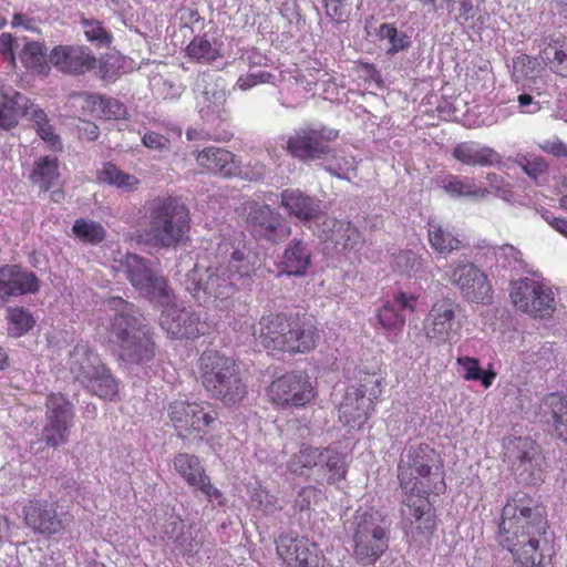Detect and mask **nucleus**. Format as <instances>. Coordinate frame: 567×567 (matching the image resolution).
I'll use <instances>...</instances> for the list:
<instances>
[{"instance_id": "nucleus-1", "label": "nucleus", "mask_w": 567, "mask_h": 567, "mask_svg": "<svg viewBox=\"0 0 567 567\" xmlns=\"http://www.w3.org/2000/svg\"><path fill=\"white\" fill-rule=\"evenodd\" d=\"M396 472L405 533L414 539L430 538L436 528V515L429 497L446 491L443 460L429 444H410L400 455Z\"/></svg>"}, {"instance_id": "nucleus-2", "label": "nucleus", "mask_w": 567, "mask_h": 567, "mask_svg": "<svg viewBox=\"0 0 567 567\" xmlns=\"http://www.w3.org/2000/svg\"><path fill=\"white\" fill-rule=\"evenodd\" d=\"M547 530L545 506L519 491L508 497L502 508L496 539L522 567H543Z\"/></svg>"}, {"instance_id": "nucleus-3", "label": "nucleus", "mask_w": 567, "mask_h": 567, "mask_svg": "<svg viewBox=\"0 0 567 567\" xmlns=\"http://www.w3.org/2000/svg\"><path fill=\"white\" fill-rule=\"evenodd\" d=\"M260 342L271 351L308 353L319 339L313 320L307 315L270 313L259 320Z\"/></svg>"}, {"instance_id": "nucleus-4", "label": "nucleus", "mask_w": 567, "mask_h": 567, "mask_svg": "<svg viewBox=\"0 0 567 567\" xmlns=\"http://www.w3.org/2000/svg\"><path fill=\"white\" fill-rule=\"evenodd\" d=\"M106 303L113 312L105 328L107 342L132 354H153L156 349L154 333L150 324L136 316V306L121 297H110Z\"/></svg>"}, {"instance_id": "nucleus-5", "label": "nucleus", "mask_w": 567, "mask_h": 567, "mask_svg": "<svg viewBox=\"0 0 567 567\" xmlns=\"http://www.w3.org/2000/svg\"><path fill=\"white\" fill-rule=\"evenodd\" d=\"M148 212L150 233L156 246L175 248L188 239L190 214L178 198L157 197L152 200Z\"/></svg>"}, {"instance_id": "nucleus-6", "label": "nucleus", "mask_w": 567, "mask_h": 567, "mask_svg": "<svg viewBox=\"0 0 567 567\" xmlns=\"http://www.w3.org/2000/svg\"><path fill=\"white\" fill-rule=\"evenodd\" d=\"M200 379L206 391L226 405L241 402L248 394L231 357H200Z\"/></svg>"}, {"instance_id": "nucleus-7", "label": "nucleus", "mask_w": 567, "mask_h": 567, "mask_svg": "<svg viewBox=\"0 0 567 567\" xmlns=\"http://www.w3.org/2000/svg\"><path fill=\"white\" fill-rule=\"evenodd\" d=\"M514 308L534 319H549L556 311L553 286L543 278L520 277L509 282Z\"/></svg>"}, {"instance_id": "nucleus-8", "label": "nucleus", "mask_w": 567, "mask_h": 567, "mask_svg": "<svg viewBox=\"0 0 567 567\" xmlns=\"http://www.w3.org/2000/svg\"><path fill=\"white\" fill-rule=\"evenodd\" d=\"M167 415L177 436L204 441L219 424L218 413L208 402L174 401L169 403Z\"/></svg>"}, {"instance_id": "nucleus-9", "label": "nucleus", "mask_w": 567, "mask_h": 567, "mask_svg": "<svg viewBox=\"0 0 567 567\" xmlns=\"http://www.w3.org/2000/svg\"><path fill=\"white\" fill-rule=\"evenodd\" d=\"M267 401L278 410L303 409L318 395L306 371L292 370L272 379L265 389Z\"/></svg>"}, {"instance_id": "nucleus-10", "label": "nucleus", "mask_w": 567, "mask_h": 567, "mask_svg": "<svg viewBox=\"0 0 567 567\" xmlns=\"http://www.w3.org/2000/svg\"><path fill=\"white\" fill-rule=\"evenodd\" d=\"M121 268L135 290L157 306H167L174 299V292L167 280L156 275L150 262L136 254H126Z\"/></svg>"}, {"instance_id": "nucleus-11", "label": "nucleus", "mask_w": 567, "mask_h": 567, "mask_svg": "<svg viewBox=\"0 0 567 567\" xmlns=\"http://www.w3.org/2000/svg\"><path fill=\"white\" fill-rule=\"evenodd\" d=\"M460 306L450 298L436 300L425 315L419 342L432 347L451 343L461 329Z\"/></svg>"}, {"instance_id": "nucleus-12", "label": "nucleus", "mask_w": 567, "mask_h": 567, "mask_svg": "<svg viewBox=\"0 0 567 567\" xmlns=\"http://www.w3.org/2000/svg\"><path fill=\"white\" fill-rule=\"evenodd\" d=\"M390 529L382 525L373 513L359 516L353 533V556L364 566L374 565L389 549Z\"/></svg>"}, {"instance_id": "nucleus-13", "label": "nucleus", "mask_w": 567, "mask_h": 567, "mask_svg": "<svg viewBox=\"0 0 567 567\" xmlns=\"http://www.w3.org/2000/svg\"><path fill=\"white\" fill-rule=\"evenodd\" d=\"M186 288L195 299L203 302H228L236 287L224 267L200 268L195 266L186 276Z\"/></svg>"}, {"instance_id": "nucleus-14", "label": "nucleus", "mask_w": 567, "mask_h": 567, "mask_svg": "<svg viewBox=\"0 0 567 567\" xmlns=\"http://www.w3.org/2000/svg\"><path fill=\"white\" fill-rule=\"evenodd\" d=\"M73 424V404L64 394L51 392L45 401V423L42 430L45 444L53 449L66 444Z\"/></svg>"}, {"instance_id": "nucleus-15", "label": "nucleus", "mask_w": 567, "mask_h": 567, "mask_svg": "<svg viewBox=\"0 0 567 567\" xmlns=\"http://www.w3.org/2000/svg\"><path fill=\"white\" fill-rule=\"evenodd\" d=\"M58 502L42 498L29 499L22 508L24 524L33 533L51 537L66 532L72 516L68 512H59Z\"/></svg>"}, {"instance_id": "nucleus-16", "label": "nucleus", "mask_w": 567, "mask_h": 567, "mask_svg": "<svg viewBox=\"0 0 567 567\" xmlns=\"http://www.w3.org/2000/svg\"><path fill=\"white\" fill-rule=\"evenodd\" d=\"M339 137L337 130L319 126V127H301L296 130L287 140V152L292 157L310 162L330 153L329 143Z\"/></svg>"}, {"instance_id": "nucleus-17", "label": "nucleus", "mask_w": 567, "mask_h": 567, "mask_svg": "<svg viewBox=\"0 0 567 567\" xmlns=\"http://www.w3.org/2000/svg\"><path fill=\"white\" fill-rule=\"evenodd\" d=\"M463 298L471 302L487 305L493 300V288L487 275L471 261H457L446 274Z\"/></svg>"}, {"instance_id": "nucleus-18", "label": "nucleus", "mask_w": 567, "mask_h": 567, "mask_svg": "<svg viewBox=\"0 0 567 567\" xmlns=\"http://www.w3.org/2000/svg\"><path fill=\"white\" fill-rule=\"evenodd\" d=\"M276 550L287 567H322L326 560L316 542L293 533L279 535Z\"/></svg>"}, {"instance_id": "nucleus-19", "label": "nucleus", "mask_w": 567, "mask_h": 567, "mask_svg": "<svg viewBox=\"0 0 567 567\" xmlns=\"http://www.w3.org/2000/svg\"><path fill=\"white\" fill-rule=\"evenodd\" d=\"M246 216V225L251 234L269 240L287 238L291 228L284 220L278 212H275L267 204L251 200L246 202L243 207Z\"/></svg>"}, {"instance_id": "nucleus-20", "label": "nucleus", "mask_w": 567, "mask_h": 567, "mask_svg": "<svg viewBox=\"0 0 567 567\" xmlns=\"http://www.w3.org/2000/svg\"><path fill=\"white\" fill-rule=\"evenodd\" d=\"M75 379L92 394L105 401L118 395L120 384L110 370L101 363L99 357H84L74 370Z\"/></svg>"}, {"instance_id": "nucleus-21", "label": "nucleus", "mask_w": 567, "mask_h": 567, "mask_svg": "<svg viewBox=\"0 0 567 567\" xmlns=\"http://www.w3.org/2000/svg\"><path fill=\"white\" fill-rule=\"evenodd\" d=\"M49 62L58 71L68 75H82L97 66V58L84 44H59L52 48Z\"/></svg>"}, {"instance_id": "nucleus-22", "label": "nucleus", "mask_w": 567, "mask_h": 567, "mask_svg": "<svg viewBox=\"0 0 567 567\" xmlns=\"http://www.w3.org/2000/svg\"><path fill=\"white\" fill-rule=\"evenodd\" d=\"M318 236L331 245L337 254L348 257L358 252L363 245V237L359 228L350 220L324 217Z\"/></svg>"}, {"instance_id": "nucleus-23", "label": "nucleus", "mask_w": 567, "mask_h": 567, "mask_svg": "<svg viewBox=\"0 0 567 567\" xmlns=\"http://www.w3.org/2000/svg\"><path fill=\"white\" fill-rule=\"evenodd\" d=\"M174 471L185 483L200 491L209 502L219 501L223 493L213 485L198 456L186 452L176 453L172 460Z\"/></svg>"}, {"instance_id": "nucleus-24", "label": "nucleus", "mask_w": 567, "mask_h": 567, "mask_svg": "<svg viewBox=\"0 0 567 567\" xmlns=\"http://www.w3.org/2000/svg\"><path fill=\"white\" fill-rule=\"evenodd\" d=\"M164 309L159 317L162 329L172 339H196L204 333V323L199 317L185 308H178L175 305V298Z\"/></svg>"}, {"instance_id": "nucleus-25", "label": "nucleus", "mask_w": 567, "mask_h": 567, "mask_svg": "<svg viewBox=\"0 0 567 567\" xmlns=\"http://www.w3.org/2000/svg\"><path fill=\"white\" fill-rule=\"evenodd\" d=\"M40 287V279L33 271L20 265L0 267V307L10 297L35 295Z\"/></svg>"}, {"instance_id": "nucleus-26", "label": "nucleus", "mask_w": 567, "mask_h": 567, "mask_svg": "<svg viewBox=\"0 0 567 567\" xmlns=\"http://www.w3.org/2000/svg\"><path fill=\"white\" fill-rule=\"evenodd\" d=\"M542 415L546 432L555 440L567 442V394H546L542 399Z\"/></svg>"}, {"instance_id": "nucleus-27", "label": "nucleus", "mask_w": 567, "mask_h": 567, "mask_svg": "<svg viewBox=\"0 0 567 567\" xmlns=\"http://www.w3.org/2000/svg\"><path fill=\"white\" fill-rule=\"evenodd\" d=\"M193 155L203 173L230 177L239 171L235 154L226 148L207 146L194 151Z\"/></svg>"}, {"instance_id": "nucleus-28", "label": "nucleus", "mask_w": 567, "mask_h": 567, "mask_svg": "<svg viewBox=\"0 0 567 567\" xmlns=\"http://www.w3.org/2000/svg\"><path fill=\"white\" fill-rule=\"evenodd\" d=\"M537 48L543 66L558 76L567 78V37L544 35L537 41Z\"/></svg>"}, {"instance_id": "nucleus-29", "label": "nucleus", "mask_w": 567, "mask_h": 567, "mask_svg": "<svg viewBox=\"0 0 567 567\" xmlns=\"http://www.w3.org/2000/svg\"><path fill=\"white\" fill-rule=\"evenodd\" d=\"M375 410L371 401H365L355 395L354 391L346 390L342 401L339 404V421L351 430H361Z\"/></svg>"}, {"instance_id": "nucleus-30", "label": "nucleus", "mask_w": 567, "mask_h": 567, "mask_svg": "<svg viewBox=\"0 0 567 567\" xmlns=\"http://www.w3.org/2000/svg\"><path fill=\"white\" fill-rule=\"evenodd\" d=\"M280 205L291 217L303 223L319 220L321 210L319 202L300 189L288 188L280 193Z\"/></svg>"}, {"instance_id": "nucleus-31", "label": "nucleus", "mask_w": 567, "mask_h": 567, "mask_svg": "<svg viewBox=\"0 0 567 567\" xmlns=\"http://www.w3.org/2000/svg\"><path fill=\"white\" fill-rule=\"evenodd\" d=\"M311 258L308 245L302 239L293 238L285 248L278 267L282 274L301 277L307 274Z\"/></svg>"}, {"instance_id": "nucleus-32", "label": "nucleus", "mask_w": 567, "mask_h": 567, "mask_svg": "<svg viewBox=\"0 0 567 567\" xmlns=\"http://www.w3.org/2000/svg\"><path fill=\"white\" fill-rule=\"evenodd\" d=\"M186 55L197 63L207 64L223 56V42L217 30L195 35L185 49Z\"/></svg>"}, {"instance_id": "nucleus-33", "label": "nucleus", "mask_w": 567, "mask_h": 567, "mask_svg": "<svg viewBox=\"0 0 567 567\" xmlns=\"http://www.w3.org/2000/svg\"><path fill=\"white\" fill-rule=\"evenodd\" d=\"M326 75H329V73L324 70L323 63L312 56H308L292 68L281 71L282 79L293 80L297 85L307 92L312 91L318 81Z\"/></svg>"}, {"instance_id": "nucleus-34", "label": "nucleus", "mask_w": 567, "mask_h": 567, "mask_svg": "<svg viewBox=\"0 0 567 567\" xmlns=\"http://www.w3.org/2000/svg\"><path fill=\"white\" fill-rule=\"evenodd\" d=\"M384 381L385 377L380 368L372 371L359 368L354 372V382L346 390L354 391L357 396L375 405L383 392Z\"/></svg>"}, {"instance_id": "nucleus-35", "label": "nucleus", "mask_w": 567, "mask_h": 567, "mask_svg": "<svg viewBox=\"0 0 567 567\" xmlns=\"http://www.w3.org/2000/svg\"><path fill=\"white\" fill-rule=\"evenodd\" d=\"M452 156L463 165L467 166H489L499 162L498 153L485 145L476 142H462L454 146Z\"/></svg>"}, {"instance_id": "nucleus-36", "label": "nucleus", "mask_w": 567, "mask_h": 567, "mask_svg": "<svg viewBox=\"0 0 567 567\" xmlns=\"http://www.w3.org/2000/svg\"><path fill=\"white\" fill-rule=\"evenodd\" d=\"M427 239L431 248L443 256H447L453 251L463 247L458 235L453 228L435 220H429L426 224Z\"/></svg>"}, {"instance_id": "nucleus-37", "label": "nucleus", "mask_w": 567, "mask_h": 567, "mask_svg": "<svg viewBox=\"0 0 567 567\" xmlns=\"http://www.w3.org/2000/svg\"><path fill=\"white\" fill-rule=\"evenodd\" d=\"M28 97L17 91L0 90V128L9 131L16 127L25 113Z\"/></svg>"}, {"instance_id": "nucleus-38", "label": "nucleus", "mask_w": 567, "mask_h": 567, "mask_svg": "<svg viewBox=\"0 0 567 567\" xmlns=\"http://www.w3.org/2000/svg\"><path fill=\"white\" fill-rule=\"evenodd\" d=\"M84 109L104 120H120L126 115V106L116 99L106 97L95 93H82Z\"/></svg>"}, {"instance_id": "nucleus-39", "label": "nucleus", "mask_w": 567, "mask_h": 567, "mask_svg": "<svg viewBox=\"0 0 567 567\" xmlns=\"http://www.w3.org/2000/svg\"><path fill=\"white\" fill-rule=\"evenodd\" d=\"M60 163L55 156H41L34 161L30 182L43 192L49 190L60 178Z\"/></svg>"}, {"instance_id": "nucleus-40", "label": "nucleus", "mask_w": 567, "mask_h": 567, "mask_svg": "<svg viewBox=\"0 0 567 567\" xmlns=\"http://www.w3.org/2000/svg\"><path fill=\"white\" fill-rule=\"evenodd\" d=\"M224 269L233 279L251 278L257 270V256L244 244L234 249Z\"/></svg>"}, {"instance_id": "nucleus-41", "label": "nucleus", "mask_w": 567, "mask_h": 567, "mask_svg": "<svg viewBox=\"0 0 567 567\" xmlns=\"http://www.w3.org/2000/svg\"><path fill=\"white\" fill-rule=\"evenodd\" d=\"M324 447H313L302 444L298 452L293 453L287 463L290 473L306 475L313 468H319L322 463Z\"/></svg>"}, {"instance_id": "nucleus-42", "label": "nucleus", "mask_w": 567, "mask_h": 567, "mask_svg": "<svg viewBox=\"0 0 567 567\" xmlns=\"http://www.w3.org/2000/svg\"><path fill=\"white\" fill-rule=\"evenodd\" d=\"M318 471L324 477L327 484H337L346 478L348 467L344 455L336 449L324 447L322 463Z\"/></svg>"}, {"instance_id": "nucleus-43", "label": "nucleus", "mask_w": 567, "mask_h": 567, "mask_svg": "<svg viewBox=\"0 0 567 567\" xmlns=\"http://www.w3.org/2000/svg\"><path fill=\"white\" fill-rule=\"evenodd\" d=\"M457 364L462 368L464 380L480 381L484 389L491 388L497 375L492 363L482 368L475 357H457Z\"/></svg>"}, {"instance_id": "nucleus-44", "label": "nucleus", "mask_w": 567, "mask_h": 567, "mask_svg": "<svg viewBox=\"0 0 567 567\" xmlns=\"http://www.w3.org/2000/svg\"><path fill=\"white\" fill-rule=\"evenodd\" d=\"M97 179L101 183L109 184L116 188L126 190H134L138 187L140 181L134 175L125 173L115 164L107 162L103 165V168L97 175Z\"/></svg>"}, {"instance_id": "nucleus-45", "label": "nucleus", "mask_w": 567, "mask_h": 567, "mask_svg": "<svg viewBox=\"0 0 567 567\" xmlns=\"http://www.w3.org/2000/svg\"><path fill=\"white\" fill-rule=\"evenodd\" d=\"M518 454L516 456L523 472L529 473L535 477L536 472H540L543 457L540 455L537 444L528 439H518L517 441Z\"/></svg>"}, {"instance_id": "nucleus-46", "label": "nucleus", "mask_w": 567, "mask_h": 567, "mask_svg": "<svg viewBox=\"0 0 567 567\" xmlns=\"http://www.w3.org/2000/svg\"><path fill=\"white\" fill-rule=\"evenodd\" d=\"M442 188L451 197L484 198L489 194L487 188L478 187L474 183L464 181L457 175H449L444 178Z\"/></svg>"}, {"instance_id": "nucleus-47", "label": "nucleus", "mask_w": 567, "mask_h": 567, "mask_svg": "<svg viewBox=\"0 0 567 567\" xmlns=\"http://www.w3.org/2000/svg\"><path fill=\"white\" fill-rule=\"evenodd\" d=\"M72 233L80 241L90 245H99L106 238L105 228L99 221L87 218L76 219Z\"/></svg>"}, {"instance_id": "nucleus-48", "label": "nucleus", "mask_w": 567, "mask_h": 567, "mask_svg": "<svg viewBox=\"0 0 567 567\" xmlns=\"http://www.w3.org/2000/svg\"><path fill=\"white\" fill-rule=\"evenodd\" d=\"M80 25L83 29L85 39L101 48H110L113 42L112 33L106 30L103 22L94 19L81 17Z\"/></svg>"}, {"instance_id": "nucleus-49", "label": "nucleus", "mask_w": 567, "mask_h": 567, "mask_svg": "<svg viewBox=\"0 0 567 567\" xmlns=\"http://www.w3.org/2000/svg\"><path fill=\"white\" fill-rule=\"evenodd\" d=\"M7 320L9 333L13 337L28 333L35 324L32 313L24 307H10Z\"/></svg>"}, {"instance_id": "nucleus-50", "label": "nucleus", "mask_w": 567, "mask_h": 567, "mask_svg": "<svg viewBox=\"0 0 567 567\" xmlns=\"http://www.w3.org/2000/svg\"><path fill=\"white\" fill-rule=\"evenodd\" d=\"M45 55L44 45L39 42L31 41L25 43L20 53V59L25 68L47 74L50 68L45 62Z\"/></svg>"}, {"instance_id": "nucleus-51", "label": "nucleus", "mask_w": 567, "mask_h": 567, "mask_svg": "<svg viewBox=\"0 0 567 567\" xmlns=\"http://www.w3.org/2000/svg\"><path fill=\"white\" fill-rule=\"evenodd\" d=\"M375 317L380 327L386 332L402 331L406 321L405 316L391 301H385L377 310Z\"/></svg>"}, {"instance_id": "nucleus-52", "label": "nucleus", "mask_w": 567, "mask_h": 567, "mask_svg": "<svg viewBox=\"0 0 567 567\" xmlns=\"http://www.w3.org/2000/svg\"><path fill=\"white\" fill-rule=\"evenodd\" d=\"M177 25L181 30L188 29L192 33L205 28L206 20L194 6H183L175 13Z\"/></svg>"}, {"instance_id": "nucleus-53", "label": "nucleus", "mask_w": 567, "mask_h": 567, "mask_svg": "<svg viewBox=\"0 0 567 567\" xmlns=\"http://www.w3.org/2000/svg\"><path fill=\"white\" fill-rule=\"evenodd\" d=\"M171 525L173 526V532L183 530L184 527V523L181 518H176L174 522H172ZM174 543L176 547L179 548V550L183 553V555L186 556L194 555L202 547V542L194 538L190 532H182L181 535L174 539Z\"/></svg>"}, {"instance_id": "nucleus-54", "label": "nucleus", "mask_w": 567, "mask_h": 567, "mask_svg": "<svg viewBox=\"0 0 567 567\" xmlns=\"http://www.w3.org/2000/svg\"><path fill=\"white\" fill-rule=\"evenodd\" d=\"M323 498V493L320 488L308 485L300 488L298 492L293 507L299 512L309 511L312 505L318 504Z\"/></svg>"}, {"instance_id": "nucleus-55", "label": "nucleus", "mask_w": 567, "mask_h": 567, "mask_svg": "<svg viewBox=\"0 0 567 567\" xmlns=\"http://www.w3.org/2000/svg\"><path fill=\"white\" fill-rule=\"evenodd\" d=\"M326 16L336 23L347 22L351 14L348 0H322Z\"/></svg>"}, {"instance_id": "nucleus-56", "label": "nucleus", "mask_w": 567, "mask_h": 567, "mask_svg": "<svg viewBox=\"0 0 567 567\" xmlns=\"http://www.w3.org/2000/svg\"><path fill=\"white\" fill-rule=\"evenodd\" d=\"M494 254L505 267H520L524 264L523 252L511 244H504L495 248Z\"/></svg>"}, {"instance_id": "nucleus-57", "label": "nucleus", "mask_w": 567, "mask_h": 567, "mask_svg": "<svg viewBox=\"0 0 567 567\" xmlns=\"http://www.w3.org/2000/svg\"><path fill=\"white\" fill-rule=\"evenodd\" d=\"M542 61L539 55L532 56L528 54H520L513 61V66L516 72H519L525 78L535 76L540 69Z\"/></svg>"}, {"instance_id": "nucleus-58", "label": "nucleus", "mask_w": 567, "mask_h": 567, "mask_svg": "<svg viewBox=\"0 0 567 567\" xmlns=\"http://www.w3.org/2000/svg\"><path fill=\"white\" fill-rule=\"evenodd\" d=\"M233 136V133L227 127H216L214 131H199L197 128H188L186 131V137L188 141L204 140L223 142L228 141Z\"/></svg>"}, {"instance_id": "nucleus-59", "label": "nucleus", "mask_w": 567, "mask_h": 567, "mask_svg": "<svg viewBox=\"0 0 567 567\" xmlns=\"http://www.w3.org/2000/svg\"><path fill=\"white\" fill-rule=\"evenodd\" d=\"M380 35L384 39H388L392 52H398L408 47L406 35L403 33H399L398 29L390 23H383L380 27Z\"/></svg>"}, {"instance_id": "nucleus-60", "label": "nucleus", "mask_w": 567, "mask_h": 567, "mask_svg": "<svg viewBox=\"0 0 567 567\" xmlns=\"http://www.w3.org/2000/svg\"><path fill=\"white\" fill-rule=\"evenodd\" d=\"M420 296L416 293H410L403 290H400L394 293L393 300L391 301L394 307L399 309L400 312L406 311L409 313H415L417 309Z\"/></svg>"}, {"instance_id": "nucleus-61", "label": "nucleus", "mask_w": 567, "mask_h": 567, "mask_svg": "<svg viewBox=\"0 0 567 567\" xmlns=\"http://www.w3.org/2000/svg\"><path fill=\"white\" fill-rule=\"evenodd\" d=\"M17 45V40L11 33L3 32L0 34V55L3 61L8 62L12 68L17 66V58L14 53Z\"/></svg>"}, {"instance_id": "nucleus-62", "label": "nucleus", "mask_w": 567, "mask_h": 567, "mask_svg": "<svg viewBox=\"0 0 567 567\" xmlns=\"http://www.w3.org/2000/svg\"><path fill=\"white\" fill-rule=\"evenodd\" d=\"M519 165L522 166L523 171L533 178H537L548 169L547 162L540 156H535L533 158L524 157L520 159Z\"/></svg>"}, {"instance_id": "nucleus-63", "label": "nucleus", "mask_w": 567, "mask_h": 567, "mask_svg": "<svg viewBox=\"0 0 567 567\" xmlns=\"http://www.w3.org/2000/svg\"><path fill=\"white\" fill-rule=\"evenodd\" d=\"M38 135L49 145L53 151H60L62 148V142L58 134L54 132V127L48 121L44 125H40L35 128Z\"/></svg>"}, {"instance_id": "nucleus-64", "label": "nucleus", "mask_w": 567, "mask_h": 567, "mask_svg": "<svg viewBox=\"0 0 567 567\" xmlns=\"http://www.w3.org/2000/svg\"><path fill=\"white\" fill-rule=\"evenodd\" d=\"M145 147L154 151H164L169 146V140L157 132L148 131L142 137Z\"/></svg>"}]
</instances>
